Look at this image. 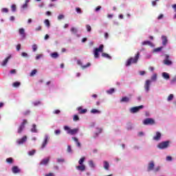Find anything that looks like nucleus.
Listing matches in <instances>:
<instances>
[{
  "label": "nucleus",
  "instance_id": "1",
  "mask_svg": "<svg viewBox=\"0 0 176 176\" xmlns=\"http://www.w3.org/2000/svg\"><path fill=\"white\" fill-rule=\"evenodd\" d=\"M138 58H140V52H137V54L135 56L134 58L131 57L129 59L127 60L126 63V67H130L131 64H137L138 62Z\"/></svg>",
  "mask_w": 176,
  "mask_h": 176
},
{
  "label": "nucleus",
  "instance_id": "2",
  "mask_svg": "<svg viewBox=\"0 0 176 176\" xmlns=\"http://www.w3.org/2000/svg\"><path fill=\"white\" fill-rule=\"evenodd\" d=\"M104 51V45L101 44L98 48H96L94 50V57L95 58H98L100 57V52L102 53Z\"/></svg>",
  "mask_w": 176,
  "mask_h": 176
},
{
  "label": "nucleus",
  "instance_id": "3",
  "mask_svg": "<svg viewBox=\"0 0 176 176\" xmlns=\"http://www.w3.org/2000/svg\"><path fill=\"white\" fill-rule=\"evenodd\" d=\"M27 123H28V121H27V120H23V122H21V124L18 128V131H17L18 134H21V133H23V130H24L25 127V124H27Z\"/></svg>",
  "mask_w": 176,
  "mask_h": 176
},
{
  "label": "nucleus",
  "instance_id": "4",
  "mask_svg": "<svg viewBox=\"0 0 176 176\" xmlns=\"http://www.w3.org/2000/svg\"><path fill=\"white\" fill-rule=\"evenodd\" d=\"M169 144L170 142L168 141L162 142L157 145V148L159 149H166V148H168Z\"/></svg>",
  "mask_w": 176,
  "mask_h": 176
},
{
  "label": "nucleus",
  "instance_id": "5",
  "mask_svg": "<svg viewBox=\"0 0 176 176\" xmlns=\"http://www.w3.org/2000/svg\"><path fill=\"white\" fill-rule=\"evenodd\" d=\"M165 59L163 60L164 65H173V61L170 60V56L168 54H165Z\"/></svg>",
  "mask_w": 176,
  "mask_h": 176
},
{
  "label": "nucleus",
  "instance_id": "6",
  "mask_svg": "<svg viewBox=\"0 0 176 176\" xmlns=\"http://www.w3.org/2000/svg\"><path fill=\"white\" fill-rule=\"evenodd\" d=\"M155 120H153V118H146L144 121H143V124H145L146 126L150 125L152 126L153 124H155Z\"/></svg>",
  "mask_w": 176,
  "mask_h": 176
},
{
  "label": "nucleus",
  "instance_id": "7",
  "mask_svg": "<svg viewBox=\"0 0 176 176\" xmlns=\"http://www.w3.org/2000/svg\"><path fill=\"white\" fill-rule=\"evenodd\" d=\"M142 108H144V105L134 107L130 109V112H131V113H136V112H139L140 109H142Z\"/></svg>",
  "mask_w": 176,
  "mask_h": 176
},
{
  "label": "nucleus",
  "instance_id": "8",
  "mask_svg": "<svg viewBox=\"0 0 176 176\" xmlns=\"http://www.w3.org/2000/svg\"><path fill=\"white\" fill-rule=\"evenodd\" d=\"M151 80H146L145 83H144V89L146 93L149 92L150 87H151Z\"/></svg>",
  "mask_w": 176,
  "mask_h": 176
},
{
  "label": "nucleus",
  "instance_id": "9",
  "mask_svg": "<svg viewBox=\"0 0 176 176\" xmlns=\"http://www.w3.org/2000/svg\"><path fill=\"white\" fill-rule=\"evenodd\" d=\"M49 162H50V157L42 160L40 162V166H47Z\"/></svg>",
  "mask_w": 176,
  "mask_h": 176
},
{
  "label": "nucleus",
  "instance_id": "10",
  "mask_svg": "<svg viewBox=\"0 0 176 176\" xmlns=\"http://www.w3.org/2000/svg\"><path fill=\"white\" fill-rule=\"evenodd\" d=\"M155 168V162L153 161H151L147 166V171H152Z\"/></svg>",
  "mask_w": 176,
  "mask_h": 176
},
{
  "label": "nucleus",
  "instance_id": "11",
  "mask_svg": "<svg viewBox=\"0 0 176 176\" xmlns=\"http://www.w3.org/2000/svg\"><path fill=\"white\" fill-rule=\"evenodd\" d=\"M76 168L82 173H83V171H86V166L85 164L77 166H76Z\"/></svg>",
  "mask_w": 176,
  "mask_h": 176
},
{
  "label": "nucleus",
  "instance_id": "12",
  "mask_svg": "<svg viewBox=\"0 0 176 176\" xmlns=\"http://www.w3.org/2000/svg\"><path fill=\"white\" fill-rule=\"evenodd\" d=\"M77 64H78V65H80V66H81V68H82V69H86V68H87V67H90V65H91V64L90 63H87L86 65H82V62H81L80 60H78V61H77Z\"/></svg>",
  "mask_w": 176,
  "mask_h": 176
},
{
  "label": "nucleus",
  "instance_id": "13",
  "mask_svg": "<svg viewBox=\"0 0 176 176\" xmlns=\"http://www.w3.org/2000/svg\"><path fill=\"white\" fill-rule=\"evenodd\" d=\"M19 35H21V36L23 38V39H25V30H24V28H20L19 30Z\"/></svg>",
  "mask_w": 176,
  "mask_h": 176
},
{
  "label": "nucleus",
  "instance_id": "14",
  "mask_svg": "<svg viewBox=\"0 0 176 176\" xmlns=\"http://www.w3.org/2000/svg\"><path fill=\"white\" fill-rule=\"evenodd\" d=\"M25 141H27V136H23L21 139H19L16 142L18 145H21L23 142H25Z\"/></svg>",
  "mask_w": 176,
  "mask_h": 176
},
{
  "label": "nucleus",
  "instance_id": "15",
  "mask_svg": "<svg viewBox=\"0 0 176 176\" xmlns=\"http://www.w3.org/2000/svg\"><path fill=\"white\" fill-rule=\"evenodd\" d=\"M47 141H49V136L46 135L44 138V141L42 144L41 148H43L47 145Z\"/></svg>",
  "mask_w": 176,
  "mask_h": 176
},
{
  "label": "nucleus",
  "instance_id": "16",
  "mask_svg": "<svg viewBox=\"0 0 176 176\" xmlns=\"http://www.w3.org/2000/svg\"><path fill=\"white\" fill-rule=\"evenodd\" d=\"M12 171L14 174H19L21 172L20 168H19V166H13L12 168Z\"/></svg>",
  "mask_w": 176,
  "mask_h": 176
},
{
  "label": "nucleus",
  "instance_id": "17",
  "mask_svg": "<svg viewBox=\"0 0 176 176\" xmlns=\"http://www.w3.org/2000/svg\"><path fill=\"white\" fill-rule=\"evenodd\" d=\"M162 138V133L160 132H156V135L153 137V140L154 141H159Z\"/></svg>",
  "mask_w": 176,
  "mask_h": 176
},
{
  "label": "nucleus",
  "instance_id": "18",
  "mask_svg": "<svg viewBox=\"0 0 176 176\" xmlns=\"http://www.w3.org/2000/svg\"><path fill=\"white\" fill-rule=\"evenodd\" d=\"M78 131H79V128H76L74 129H72L70 131V135H75V134H78Z\"/></svg>",
  "mask_w": 176,
  "mask_h": 176
},
{
  "label": "nucleus",
  "instance_id": "19",
  "mask_svg": "<svg viewBox=\"0 0 176 176\" xmlns=\"http://www.w3.org/2000/svg\"><path fill=\"white\" fill-rule=\"evenodd\" d=\"M77 111H78L79 113H80V114L86 113V112H87V109H82V107H78Z\"/></svg>",
  "mask_w": 176,
  "mask_h": 176
},
{
  "label": "nucleus",
  "instance_id": "20",
  "mask_svg": "<svg viewBox=\"0 0 176 176\" xmlns=\"http://www.w3.org/2000/svg\"><path fill=\"white\" fill-rule=\"evenodd\" d=\"M162 45H163V46H166V45H167V42H168L167 36H162Z\"/></svg>",
  "mask_w": 176,
  "mask_h": 176
},
{
  "label": "nucleus",
  "instance_id": "21",
  "mask_svg": "<svg viewBox=\"0 0 176 176\" xmlns=\"http://www.w3.org/2000/svg\"><path fill=\"white\" fill-rule=\"evenodd\" d=\"M10 57H11V56H8V57L2 62L1 65H2L3 67H5V65H6V64H8L9 60H10Z\"/></svg>",
  "mask_w": 176,
  "mask_h": 176
},
{
  "label": "nucleus",
  "instance_id": "22",
  "mask_svg": "<svg viewBox=\"0 0 176 176\" xmlns=\"http://www.w3.org/2000/svg\"><path fill=\"white\" fill-rule=\"evenodd\" d=\"M162 77L164 78V79L168 80V79H170V74H168V73L166 72H163Z\"/></svg>",
  "mask_w": 176,
  "mask_h": 176
},
{
  "label": "nucleus",
  "instance_id": "23",
  "mask_svg": "<svg viewBox=\"0 0 176 176\" xmlns=\"http://www.w3.org/2000/svg\"><path fill=\"white\" fill-rule=\"evenodd\" d=\"M104 168L105 170H109V163L107 161H104Z\"/></svg>",
  "mask_w": 176,
  "mask_h": 176
},
{
  "label": "nucleus",
  "instance_id": "24",
  "mask_svg": "<svg viewBox=\"0 0 176 176\" xmlns=\"http://www.w3.org/2000/svg\"><path fill=\"white\" fill-rule=\"evenodd\" d=\"M71 128H69V126H64V131H67V134H71Z\"/></svg>",
  "mask_w": 176,
  "mask_h": 176
},
{
  "label": "nucleus",
  "instance_id": "25",
  "mask_svg": "<svg viewBox=\"0 0 176 176\" xmlns=\"http://www.w3.org/2000/svg\"><path fill=\"white\" fill-rule=\"evenodd\" d=\"M121 102H129V101H130V98L129 97H123L121 99Z\"/></svg>",
  "mask_w": 176,
  "mask_h": 176
},
{
  "label": "nucleus",
  "instance_id": "26",
  "mask_svg": "<svg viewBox=\"0 0 176 176\" xmlns=\"http://www.w3.org/2000/svg\"><path fill=\"white\" fill-rule=\"evenodd\" d=\"M102 57L109 58V60H111L112 58V57L111 56H109V54L104 53V52L102 53Z\"/></svg>",
  "mask_w": 176,
  "mask_h": 176
},
{
  "label": "nucleus",
  "instance_id": "27",
  "mask_svg": "<svg viewBox=\"0 0 176 176\" xmlns=\"http://www.w3.org/2000/svg\"><path fill=\"white\" fill-rule=\"evenodd\" d=\"M32 133H38V130L36 129V124H34L32 125V128L31 129Z\"/></svg>",
  "mask_w": 176,
  "mask_h": 176
},
{
  "label": "nucleus",
  "instance_id": "28",
  "mask_svg": "<svg viewBox=\"0 0 176 176\" xmlns=\"http://www.w3.org/2000/svg\"><path fill=\"white\" fill-rule=\"evenodd\" d=\"M30 0H25V3L22 6V9H27L28 8V3Z\"/></svg>",
  "mask_w": 176,
  "mask_h": 176
},
{
  "label": "nucleus",
  "instance_id": "29",
  "mask_svg": "<svg viewBox=\"0 0 176 176\" xmlns=\"http://www.w3.org/2000/svg\"><path fill=\"white\" fill-rule=\"evenodd\" d=\"M85 160H86V157H81V158L79 160V161H78V164L82 165L83 163H85Z\"/></svg>",
  "mask_w": 176,
  "mask_h": 176
},
{
  "label": "nucleus",
  "instance_id": "30",
  "mask_svg": "<svg viewBox=\"0 0 176 176\" xmlns=\"http://www.w3.org/2000/svg\"><path fill=\"white\" fill-rule=\"evenodd\" d=\"M142 45L143 46H145V45H148V46H152V43H151V41H146L142 42Z\"/></svg>",
  "mask_w": 176,
  "mask_h": 176
},
{
  "label": "nucleus",
  "instance_id": "31",
  "mask_svg": "<svg viewBox=\"0 0 176 176\" xmlns=\"http://www.w3.org/2000/svg\"><path fill=\"white\" fill-rule=\"evenodd\" d=\"M72 140L76 142V146L80 148V142H79V140L76 138H72Z\"/></svg>",
  "mask_w": 176,
  "mask_h": 176
},
{
  "label": "nucleus",
  "instance_id": "32",
  "mask_svg": "<svg viewBox=\"0 0 176 176\" xmlns=\"http://www.w3.org/2000/svg\"><path fill=\"white\" fill-rule=\"evenodd\" d=\"M51 57H52V58H58V53H57V52L52 53V54H51Z\"/></svg>",
  "mask_w": 176,
  "mask_h": 176
},
{
  "label": "nucleus",
  "instance_id": "33",
  "mask_svg": "<svg viewBox=\"0 0 176 176\" xmlns=\"http://www.w3.org/2000/svg\"><path fill=\"white\" fill-rule=\"evenodd\" d=\"M91 113H101V111H100V110L93 109L91 110Z\"/></svg>",
  "mask_w": 176,
  "mask_h": 176
},
{
  "label": "nucleus",
  "instance_id": "34",
  "mask_svg": "<svg viewBox=\"0 0 176 176\" xmlns=\"http://www.w3.org/2000/svg\"><path fill=\"white\" fill-rule=\"evenodd\" d=\"M107 94H113L115 93V89L111 88L109 90L107 91Z\"/></svg>",
  "mask_w": 176,
  "mask_h": 176
},
{
  "label": "nucleus",
  "instance_id": "35",
  "mask_svg": "<svg viewBox=\"0 0 176 176\" xmlns=\"http://www.w3.org/2000/svg\"><path fill=\"white\" fill-rule=\"evenodd\" d=\"M173 99H174V95L171 94L168 96L167 100L173 101Z\"/></svg>",
  "mask_w": 176,
  "mask_h": 176
},
{
  "label": "nucleus",
  "instance_id": "36",
  "mask_svg": "<svg viewBox=\"0 0 176 176\" xmlns=\"http://www.w3.org/2000/svg\"><path fill=\"white\" fill-rule=\"evenodd\" d=\"M7 163H9V164H12L13 163V158L9 157L6 159Z\"/></svg>",
  "mask_w": 176,
  "mask_h": 176
},
{
  "label": "nucleus",
  "instance_id": "37",
  "mask_svg": "<svg viewBox=\"0 0 176 176\" xmlns=\"http://www.w3.org/2000/svg\"><path fill=\"white\" fill-rule=\"evenodd\" d=\"M44 23L47 27H50V21H49V19H45Z\"/></svg>",
  "mask_w": 176,
  "mask_h": 176
},
{
  "label": "nucleus",
  "instance_id": "38",
  "mask_svg": "<svg viewBox=\"0 0 176 176\" xmlns=\"http://www.w3.org/2000/svg\"><path fill=\"white\" fill-rule=\"evenodd\" d=\"M70 31L73 34H76V32H78V29H76V28H72Z\"/></svg>",
  "mask_w": 176,
  "mask_h": 176
},
{
  "label": "nucleus",
  "instance_id": "39",
  "mask_svg": "<svg viewBox=\"0 0 176 176\" xmlns=\"http://www.w3.org/2000/svg\"><path fill=\"white\" fill-rule=\"evenodd\" d=\"M73 120L74 122H78V120H79V116L78 115H74Z\"/></svg>",
  "mask_w": 176,
  "mask_h": 176
},
{
  "label": "nucleus",
  "instance_id": "40",
  "mask_svg": "<svg viewBox=\"0 0 176 176\" xmlns=\"http://www.w3.org/2000/svg\"><path fill=\"white\" fill-rule=\"evenodd\" d=\"M172 8L174 9V12H175L174 16H173V19H176V4H173L172 6Z\"/></svg>",
  "mask_w": 176,
  "mask_h": 176
},
{
  "label": "nucleus",
  "instance_id": "41",
  "mask_svg": "<svg viewBox=\"0 0 176 176\" xmlns=\"http://www.w3.org/2000/svg\"><path fill=\"white\" fill-rule=\"evenodd\" d=\"M32 50L33 52H36V50H38V45H36V44H34L32 45Z\"/></svg>",
  "mask_w": 176,
  "mask_h": 176
},
{
  "label": "nucleus",
  "instance_id": "42",
  "mask_svg": "<svg viewBox=\"0 0 176 176\" xmlns=\"http://www.w3.org/2000/svg\"><path fill=\"white\" fill-rule=\"evenodd\" d=\"M33 105L34 107H38V105H41V101L38 100V101L34 102Z\"/></svg>",
  "mask_w": 176,
  "mask_h": 176
},
{
  "label": "nucleus",
  "instance_id": "43",
  "mask_svg": "<svg viewBox=\"0 0 176 176\" xmlns=\"http://www.w3.org/2000/svg\"><path fill=\"white\" fill-rule=\"evenodd\" d=\"M64 162H65V160H64L63 158H58L57 159L58 163H64Z\"/></svg>",
  "mask_w": 176,
  "mask_h": 176
},
{
  "label": "nucleus",
  "instance_id": "44",
  "mask_svg": "<svg viewBox=\"0 0 176 176\" xmlns=\"http://www.w3.org/2000/svg\"><path fill=\"white\" fill-rule=\"evenodd\" d=\"M171 85H174V83H176V75L173 77V78L170 80Z\"/></svg>",
  "mask_w": 176,
  "mask_h": 176
},
{
  "label": "nucleus",
  "instance_id": "45",
  "mask_svg": "<svg viewBox=\"0 0 176 176\" xmlns=\"http://www.w3.org/2000/svg\"><path fill=\"white\" fill-rule=\"evenodd\" d=\"M157 78V74H153V75L151 76V80H153V81L156 80Z\"/></svg>",
  "mask_w": 176,
  "mask_h": 176
},
{
  "label": "nucleus",
  "instance_id": "46",
  "mask_svg": "<svg viewBox=\"0 0 176 176\" xmlns=\"http://www.w3.org/2000/svg\"><path fill=\"white\" fill-rule=\"evenodd\" d=\"M21 83L19 82H15L13 83L14 87H19L20 86Z\"/></svg>",
  "mask_w": 176,
  "mask_h": 176
},
{
  "label": "nucleus",
  "instance_id": "47",
  "mask_svg": "<svg viewBox=\"0 0 176 176\" xmlns=\"http://www.w3.org/2000/svg\"><path fill=\"white\" fill-rule=\"evenodd\" d=\"M28 155L30 156H33V155H35V150H32V151H29Z\"/></svg>",
  "mask_w": 176,
  "mask_h": 176
},
{
  "label": "nucleus",
  "instance_id": "48",
  "mask_svg": "<svg viewBox=\"0 0 176 176\" xmlns=\"http://www.w3.org/2000/svg\"><path fill=\"white\" fill-rule=\"evenodd\" d=\"M54 133L56 134V135H58L60 134H61V131L60 129H57L54 131Z\"/></svg>",
  "mask_w": 176,
  "mask_h": 176
},
{
  "label": "nucleus",
  "instance_id": "49",
  "mask_svg": "<svg viewBox=\"0 0 176 176\" xmlns=\"http://www.w3.org/2000/svg\"><path fill=\"white\" fill-rule=\"evenodd\" d=\"M36 72H37L36 69L32 70V72L30 73V76H34L36 74Z\"/></svg>",
  "mask_w": 176,
  "mask_h": 176
},
{
  "label": "nucleus",
  "instance_id": "50",
  "mask_svg": "<svg viewBox=\"0 0 176 176\" xmlns=\"http://www.w3.org/2000/svg\"><path fill=\"white\" fill-rule=\"evenodd\" d=\"M76 11L77 13H78L79 14H82V9H80V8H76Z\"/></svg>",
  "mask_w": 176,
  "mask_h": 176
},
{
  "label": "nucleus",
  "instance_id": "51",
  "mask_svg": "<svg viewBox=\"0 0 176 176\" xmlns=\"http://www.w3.org/2000/svg\"><path fill=\"white\" fill-rule=\"evenodd\" d=\"M163 49V47H159L157 48H155L154 50V52H162V50Z\"/></svg>",
  "mask_w": 176,
  "mask_h": 176
},
{
  "label": "nucleus",
  "instance_id": "52",
  "mask_svg": "<svg viewBox=\"0 0 176 176\" xmlns=\"http://www.w3.org/2000/svg\"><path fill=\"white\" fill-rule=\"evenodd\" d=\"M86 28L88 32H90V31H91V26H90V25H87Z\"/></svg>",
  "mask_w": 176,
  "mask_h": 176
},
{
  "label": "nucleus",
  "instance_id": "53",
  "mask_svg": "<svg viewBox=\"0 0 176 176\" xmlns=\"http://www.w3.org/2000/svg\"><path fill=\"white\" fill-rule=\"evenodd\" d=\"M89 165L92 167V168H94V162H93L92 160L89 161Z\"/></svg>",
  "mask_w": 176,
  "mask_h": 176
},
{
  "label": "nucleus",
  "instance_id": "54",
  "mask_svg": "<svg viewBox=\"0 0 176 176\" xmlns=\"http://www.w3.org/2000/svg\"><path fill=\"white\" fill-rule=\"evenodd\" d=\"M11 9L12 10V12H16V5L13 4L12 6H11Z\"/></svg>",
  "mask_w": 176,
  "mask_h": 176
},
{
  "label": "nucleus",
  "instance_id": "55",
  "mask_svg": "<svg viewBox=\"0 0 176 176\" xmlns=\"http://www.w3.org/2000/svg\"><path fill=\"white\" fill-rule=\"evenodd\" d=\"M64 19V14H59L58 16V20H63Z\"/></svg>",
  "mask_w": 176,
  "mask_h": 176
},
{
  "label": "nucleus",
  "instance_id": "56",
  "mask_svg": "<svg viewBox=\"0 0 176 176\" xmlns=\"http://www.w3.org/2000/svg\"><path fill=\"white\" fill-rule=\"evenodd\" d=\"M1 12H3V13H8V12H9V10L8 8H3L1 10Z\"/></svg>",
  "mask_w": 176,
  "mask_h": 176
},
{
  "label": "nucleus",
  "instance_id": "57",
  "mask_svg": "<svg viewBox=\"0 0 176 176\" xmlns=\"http://www.w3.org/2000/svg\"><path fill=\"white\" fill-rule=\"evenodd\" d=\"M21 49V44H18L16 45V50L17 52H19V50Z\"/></svg>",
  "mask_w": 176,
  "mask_h": 176
},
{
  "label": "nucleus",
  "instance_id": "58",
  "mask_svg": "<svg viewBox=\"0 0 176 176\" xmlns=\"http://www.w3.org/2000/svg\"><path fill=\"white\" fill-rule=\"evenodd\" d=\"M67 152L71 153L72 152V149L71 148V146H67Z\"/></svg>",
  "mask_w": 176,
  "mask_h": 176
},
{
  "label": "nucleus",
  "instance_id": "59",
  "mask_svg": "<svg viewBox=\"0 0 176 176\" xmlns=\"http://www.w3.org/2000/svg\"><path fill=\"white\" fill-rule=\"evenodd\" d=\"M163 17H164V15H163V14H161L157 17V20H162V19H163Z\"/></svg>",
  "mask_w": 176,
  "mask_h": 176
},
{
  "label": "nucleus",
  "instance_id": "60",
  "mask_svg": "<svg viewBox=\"0 0 176 176\" xmlns=\"http://www.w3.org/2000/svg\"><path fill=\"white\" fill-rule=\"evenodd\" d=\"M42 30V26L39 25L36 29L35 31H41Z\"/></svg>",
  "mask_w": 176,
  "mask_h": 176
},
{
  "label": "nucleus",
  "instance_id": "61",
  "mask_svg": "<svg viewBox=\"0 0 176 176\" xmlns=\"http://www.w3.org/2000/svg\"><path fill=\"white\" fill-rule=\"evenodd\" d=\"M21 56L22 57H28V54L25 52H22Z\"/></svg>",
  "mask_w": 176,
  "mask_h": 176
},
{
  "label": "nucleus",
  "instance_id": "62",
  "mask_svg": "<svg viewBox=\"0 0 176 176\" xmlns=\"http://www.w3.org/2000/svg\"><path fill=\"white\" fill-rule=\"evenodd\" d=\"M41 57H42V54H37L36 56V60H39V58H41Z\"/></svg>",
  "mask_w": 176,
  "mask_h": 176
},
{
  "label": "nucleus",
  "instance_id": "63",
  "mask_svg": "<svg viewBox=\"0 0 176 176\" xmlns=\"http://www.w3.org/2000/svg\"><path fill=\"white\" fill-rule=\"evenodd\" d=\"M95 10H96V12H98L99 10H101V6H98V7L95 9Z\"/></svg>",
  "mask_w": 176,
  "mask_h": 176
},
{
  "label": "nucleus",
  "instance_id": "64",
  "mask_svg": "<svg viewBox=\"0 0 176 176\" xmlns=\"http://www.w3.org/2000/svg\"><path fill=\"white\" fill-rule=\"evenodd\" d=\"M45 176H54V174L52 173H50L48 174H46Z\"/></svg>",
  "mask_w": 176,
  "mask_h": 176
}]
</instances>
